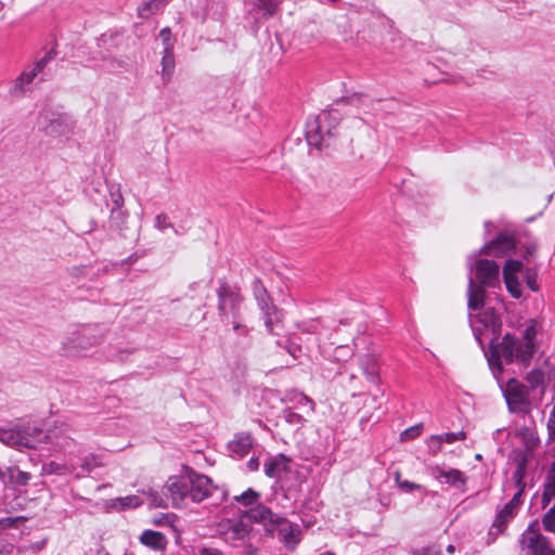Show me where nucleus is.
I'll list each match as a JSON object with an SVG mask.
<instances>
[{
    "instance_id": "1",
    "label": "nucleus",
    "mask_w": 555,
    "mask_h": 555,
    "mask_svg": "<svg viewBox=\"0 0 555 555\" xmlns=\"http://www.w3.org/2000/svg\"><path fill=\"white\" fill-rule=\"evenodd\" d=\"M537 335V322L531 320L520 337L506 333L496 344L492 339L485 353L492 374L499 378L504 371L503 364H517L520 370L527 369L539 348Z\"/></svg>"
},
{
    "instance_id": "2",
    "label": "nucleus",
    "mask_w": 555,
    "mask_h": 555,
    "mask_svg": "<svg viewBox=\"0 0 555 555\" xmlns=\"http://www.w3.org/2000/svg\"><path fill=\"white\" fill-rule=\"evenodd\" d=\"M106 328L101 324H86L72 331L62 341V350L66 356H80L92 347L101 344Z\"/></svg>"
},
{
    "instance_id": "3",
    "label": "nucleus",
    "mask_w": 555,
    "mask_h": 555,
    "mask_svg": "<svg viewBox=\"0 0 555 555\" xmlns=\"http://www.w3.org/2000/svg\"><path fill=\"white\" fill-rule=\"evenodd\" d=\"M340 121V114L336 109L322 112L320 115L307 122L306 139L309 145L323 149L324 134H321V128L326 127L328 137L335 135V130Z\"/></svg>"
},
{
    "instance_id": "4",
    "label": "nucleus",
    "mask_w": 555,
    "mask_h": 555,
    "mask_svg": "<svg viewBox=\"0 0 555 555\" xmlns=\"http://www.w3.org/2000/svg\"><path fill=\"white\" fill-rule=\"evenodd\" d=\"M246 18L255 31L261 24L276 15L282 0H245Z\"/></svg>"
},
{
    "instance_id": "5",
    "label": "nucleus",
    "mask_w": 555,
    "mask_h": 555,
    "mask_svg": "<svg viewBox=\"0 0 555 555\" xmlns=\"http://www.w3.org/2000/svg\"><path fill=\"white\" fill-rule=\"evenodd\" d=\"M37 429L31 426L14 425L0 428V441L10 447L36 448L35 434Z\"/></svg>"
},
{
    "instance_id": "6",
    "label": "nucleus",
    "mask_w": 555,
    "mask_h": 555,
    "mask_svg": "<svg viewBox=\"0 0 555 555\" xmlns=\"http://www.w3.org/2000/svg\"><path fill=\"white\" fill-rule=\"evenodd\" d=\"M503 396L511 412L526 413L529 410V390L516 378L512 377L507 380Z\"/></svg>"
},
{
    "instance_id": "7",
    "label": "nucleus",
    "mask_w": 555,
    "mask_h": 555,
    "mask_svg": "<svg viewBox=\"0 0 555 555\" xmlns=\"http://www.w3.org/2000/svg\"><path fill=\"white\" fill-rule=\"evenodd\" d=\"M254 296L259 309L263 313L264 325L268 332H274V323L280 322L279 311L260 280L256 279L253 286Z\"/></svg>"
},
{
    "instance_id": "8",
    "label": "nucleus",
    "mask_w": 555,
    "mask_h": 555,
    "mask_svg": "<svg viewBox=\"0 0 555 555\" xmlns=\"http://www.w3.org/2000/svg\"><path fill=\"white\" fill-rule=\"evenodd\" d=\"M38 125L41 130L51 137L64 135L72 129V120L67 115L51 111L40 113Z\"/></svg>"
},
{
    "instance_id": "9",
    "label": "nucleus",
    "mask_w": 555,
    "mask_h": 555,
    "mask_svg": "<svg viewBox=\"0 0 555 555\" xmlns=\"http://www.w3.org/2000/svg\"><path fill=\"white\" fill-rule=\"evenodd\" d=\"M220 533L225 543L231 546H240L245 543L250 533V527L244 521L240 520H228L220 525Z\"/></svg>"
},
{
    "instance_id": "10",
    "label": "nucleus",
    "mask_w": 555,
    "mask_h": 555,
    "mask_svg": "<svg viewBox=\"0 0 555 555\" xmlns=\"http://www.w3.org/2000/svg\"><path fill=\"white\" fill-rule=\"evenodd\" d=\"M243 518L249 522H261L264 526L266 531L273 535L275 533L276 524H285V518L274 514L269 507L259 504L254 508L245 512Z\"/></svg>"
},
{
    "instance_id": "11",
    "label": "nucleus",
    "mask_w": 555,
    "mask_h": 555,
    "mask_svg": "<svg viewBox=\"0 0 555 555\" xmlns=\"http://www.w3.org/2000/svg\"><path fill=\"white\" fill-rule=\"evenodd\" d=\"M188 479L190 480L191 485L189 486L190 499L193 502L199 503L211 496L214 491L218 490V488L212 485L210 478L205 475L197 474L193 470L188 474Z\"/></svg>"
},
{
    "instance_id": "12",
    "label": "nucleus",
    "mask_w": 555,
    "mask_h": 555,
    "mask_svg": "<svg viewBox=\"0 0 555 555\" xmlns=\"http://www.w3.org/2000/svg\"><path fill=\"white\" fill-rule=\"evenodd\" d=\"M189 486L191 485L188 479V475L172 476L168 478L165 485V491L167 500H170L173 507H180L184 500L190 498Z\"/></svg>"
},
{
    "instance_id": "13",
    "label": "nucleus",
    "mask_w": 555,
    "mask_h": 555,
    "mask_svg": "<svg viewBox=\"0 0 555 555\" xmlns=\"http://www.w3.org/2000/svg\"><path fill=\"white\" fill-rule=\"evenodd\" d=\"M218 310L221 317L228 318L229 314L235 319L242 297L237 292H234L228 285L223 284L219 287L218 292Z\"/></svg>"
},
{
    "instance_id": "14",
    "label": "nucleus",
    "mask_w": 555,
    "mask_h": 555,
    "mask_svg": "<svg viewBox=\"0 0 555 555\" xmlns=\"http://www.w3.org/2000/svg\"><path fill=\"white\" fill-rule=\"evenodd\" d=\"M477 284L495 287L499 284L500 267L494 260L478 259L475 263Z\"/></svg>"
},
{
    "instance_id": "15",
    "label": "nucleus",
    "mask_w": 555,
    "mask_h": 555,
    "mask_svg": "<svg viewBox=\"0 0 555 555\" xmlns=\"http://www.w3.org/2000/svg\"><path fill=\"white\" fill-rule=\"evenodd\" d=\"M515 246L516 242L514 235L509 232H501L494 240L483 245L480 248L479 254L501 257L513 250Z\"/></svg>"
},
{
    "instance_id": "16",
    "label": "nucleus",
    "mask_w": 555,
    "mask_h": 555,
    "mask_svg": "<svg viewBox=\"0 0 555 555\" xmlns=\"http://www.w3.org/2000/svg\"><path fill=\"white\" fill-rule=\"evenodd\" d=\"M470 326L474 331V335L476 339L479 341L480 345H482L481 340V327L477 325V323H480L486 330L490 328L494 336L498 335V333L501 330V320L498 314L492 309H489L485 311L480 315H475L474 318H470Z\"/></svg>"
},
{
    "instance_id": "17",
    "label": "nucleus",
    "mask_w": 555,
    "mask_h": 555,
    "mask_svg": "<svg viewBox=\"0 0 555 555\" xmlns=\"http://www.w3.org/2000/svg\"><path fill=\"white\" fill-rule=\"evenodd\" d=\"M524 543L532 555H555V550L551 547L547 539L541 533L531 530V526L528 528Z\"/></svg>"
},
{
    "instance_id": "18",
    "label": "nucleus",
    "mask_w": 555,
    "mask_h": 555,
    "mask_svg": "<svg viewBox=\"0 0 555 555\" xmlns=\"http://www.w3.org/2000/svg\"><path fill=\"white\" fill-rule=\"evenodd\" d=\"M359 364L367 382L375 385L379 383V363L375 353L363 354L359 359Z\"/></svg>"
},
{
    "instance_id": "19",
    "label": "nucleus",
    "mask_w": 555,
    "mask_h": 555,
    "mask_svg": "<svg viewBox=\"0 0 555 555\" xmlns=\"http://www.w3.org/2000/svg\"><path fill=\"white\" fill-rule=\"evenodd\" d=\"M253 446V438L249 434L240 433L236 434L228 443V450L232 457L242 459L251 449Z\"/></svg>"
},
{
    "instance_id": "20",
    "label": "nucleus",
    "mask_w": 555,
    "mask_h": 555,
    "mask_svg": "<svg viewBox=\"0 0 555 555\" xmlns=\"http://www.w3.org/2000/svg\"><path fill=\"white\" fill-rule=\"evenodd\" d=\"M431 475L436 479L443 478L447 483L459 489L464 488L466 485V477L460 469L456 468L443 469L439 466H436L433 468Z\"/></svg>"
},
{
    "instance_id": "21",
    "label": "nucleus",
    "mask_w": 555,
    "mask_h": 555,
    "mask_svg": "<svg viewBox=\"0 0 555 555\" xmlns=\"http://www.w3.org/2000/svg\"><path fill=\"white\" fill-rule=\"evenodd\" d=\"M517 513V509H514L512 506L505 504L496 512L495 519L491 526L489 534L499 535L502 533L505 530L507 524L514 519Z\"/></svg>"
},
{
    "instance_id": "22",
    "label": "nucleus",
    "mask_w": 555,
    "mask_h": 555,
    "mask_svg": "<svg viewBox=\"0 0 555 555\" xmlns=\"http://www.w3.org/2000/svg\"><path fill=\"white\" fill-rule=\"evenodd\" d=\"M486 286L475 283L472 275L468 278L467 307L470 310H479L483 306Z\"/></svg>"
},
{
    "instance_id": "23",
    "label": "nucleus",
    "mask_w": 555,
    "mask_h": 555,
    "mask_svg": "<svg viewBox=\"0 0 555 555\" xmlns=\"http://www.w3.org/2000/svg\"><path fill=\"white\" fill-rule=\"evenodd\" d=\"M289 459L284 454L270 457L263 465V470L269 478H280L283 472L288 470Z\"/></svg>"
},
{
    "instance_id": "24",
    "label": "nucleus",
    "mask_w": 555,
    "mask_h": 555,
    "mask_svg": "<svg viewBox=\"0 0 555 555\" xmlns=\"http://www.w3.org/2000/svg\"><path fill=\"white\" fill-rule=\"evenodd\" d=\"M140 542L154 551H165L168 543L164 533L154 530H144Z\"/></svg>"
},
{
    "instance_id": "25",
    "label": "nucleus",
    "mask_w": 555,
    "mask_h": 555,
    "mask_svg": "<svg viewBox=\"0 0 555 555\" xmlns=\"http://www.w3.org/2000/svg\"><path fill=\"white\" fill-rule=\"evenodd\" d=\"M31 478L30 473L22 470L18 466H10L4 473L5 483L8 482L13 487H26Z\"/></svg>"
},
{
    "instance_id": "26",
    "label": "nucleus",
    "mask_w": 555,
    "mask_h": 555,
    "mask_svg": "<svg viewBox=\"0 0 555 555\" xmlns=\"http://www.w3.org/2000/svg\"><path fill=\"white\" fill-rule=\"evenodd\" d=\"M38 75L39 73L35 70L34 67H31L29 70H24L14 80V83L10 89V93L14 96L22 95L26 91L27 86L30 85Z\"/></svg>"
},
{
    "instance_id": "27",
    "label": "nucleus",
    "mask_w": 555,
    "mask_h": 555,
    "mask_svg": "<svg viewBox=\"0 0 555 555\" xmlns=\"http://www.w3.org/2000/svg\"><path fill=\"white\" fill-rule=\"evenodd\" d=\"M275 531L282 537L286 546L295 545L299 541V530L295 528L286 518L285 524H276Z\"/></svg>"
},
{
    "instance_id": "28",
    "label": "nucleus",
    "mask_w": 555,
    "mask_h": 555,
    "mask_svg": "<svg viewBox=\"0 0 555 555\" xmlns=\"http://www.w3.org/2000/svg\"><path fill=\"white\" fill-rule=\"evenodd\" d=\"M162 79L164 83L170 81L176 67L175 54L173 51H163L162 56Z\"/></svg>"
},
{
    "instance_id": "29",
    "label": "nucleus",
    "mask_w": 555,
    "mask_h": 555,
    "mask_svg": "<svg viewBox=\"0 0 555 555\" xmlns=\"http://www.w3.org/2000/svg\"><path fill=\"white\" fill-rule=\"evenodd\" d=\"M542 496L543 505L548 504L551 500L555 498V461L552 463L547 473Z\"/></svg>"
},
{
    "instance_id": "30",
    "label": "nucleus",
    "mask_w": 555,
    "mask_h": 555,
    "mask_svg": "<svg viewBox=\"0 0 555 555\" xmlns=\"http://www.w3.org/2000/svg\"><path fill=\"white\" fill-rule=\"evenodd\" d=\"M545 375L541 369H532L526 375V380L531 389H537L544 385Z\"/></svg>"
},
{
    "instance_id": "31",
    "label": "nucleus",
    "mask_w": 555,
    "mask_h": 555,
    "mask_svg": "<svg viewBox=\"0 0 555 555\" xmlns=\"http://www.w3.org/2000/svg\"><path fill=\"white\" fill-rule=\"evenodd\" d=\"M162 5L160 0H150L144 2L142 5L138 8V14L142 18H147L152 14H154Z\"/></svg>"
},
{
    "instance_id": "32",
    "label": "nucleus",
    "mask_w": 555,
    "mask_h": 555,
    "mask_svg": "<svg viewBox=\"0 0 555 555\" xmlns=\"http://www.w3.org/2000/svg\"><path fill=\"white\" fill-rule=\"evenodd\" d=\"M506 288L512 297L518 299L521 297V286L517 276H503Z\"/></svg>"
},
{
    "instance_id": "33",
    "label": "nucleus",
    "mask_w": 555,
    "mask_h": 555,
    "mask_svg": "<svg viewBox=\"0 0 555 555\" xmlns=\"http://www.w3.org/2000/svg\"><path fill=\"white\" fill-rule=\"evenodd\" d=\"M465 438L466 434L463 430L431 436V439H439L440 441H442V443H454L455 441L464 440Z\"/></svg>"
},
{
    "instance_id": "34",
    "label": "nucleus",
    "mask_w": 555,
    "mask_h": 555,
    "mask_svg": "<svg viewBox=\"0 0 555 555\" xmlns=\"http://www.w3.org/2000/svg\"><path fill=\"white\" fill-rule=\"evenodd\" d=\"M141 504H142V502L140 501L139 496H137V495H128V496H125V498L116 499L115 506L118 505L120 509H125V508L138 507Z\"/></svg>"
},
{
    "instance_id": "35",
    "label": "nucleus",
    "mask_w": 555,
    "mask_h": 555,
    "mask_svg": "<svg viewBox=\"0 0 555 555\" xmlns=\"http://www.w3.org/2000/svg\"><path fill=\"white\" fill-rule=\"evenodd\" d=\"M353 354V349L348 345H339L334 350V360L337 362L347 361Z\"/></svg>"
},
{
    "instance_id": "36",
    "label": "nucleus",
    "mask_w": 555,
    "mask_h": 555,
    "mask_svg": "<svg viewBox=\"0 0 555 555\" xmlns=\"http://www.w3.org/2000/svg\"><path fill=\"white\" fill-rule=\"evenodd\" d=\"M522 262L516 259H509L505 262L503 268V276H516L521 271Z\"/></svg>"
},
{
    "instance_id": "37",
    "label": "nucleus",
    "mask_w": 555,
    "mask_h": 555,
    "mask_svg": "<svg viewBox=\"0 0 555 555\" xmlns=\"http://www.w3.org/2000/svg\"><path fill=\"white\" fill-rule=\"evenodd\" d=\"M259 494L253 489H247L241 495L235 496V500L245 506L253 505L257 502Z\"/></svg>"
},
{
    "instance_id": "38",
    "label": "nucleus",
    "mask_w": 555,
    "mask_h": 555,
    "mask_svg": "<svg viewBox=\"0 0 555 555\" xmlns=\"http://www.w3.org/2000/svg\"><path fill=\"white\" fill-rule=\"evenodd\" d=\"M159 38L164 46L163 51H173L175 39L172 38V33L169 27H165L159 31Z\"/></svg>"
},
{
    "instance_id": "39",
    "label": "nucleus",
    "mask_w": 555,
    "mask_h": 555,
    "mask_svg": "<svg viewBox=\"0 0 555 555\" xmlns=\"http://www.w3.org/2000/svg\"><path fill=\"white\" fill-rule=\"evenodd\" d=\"M43 472L46 474L64 475L68 472V467L64 464L51 461L43 465Z\"/></svg>"
},
{
    "instance_id": "40",
    "label": "nucleus",
    "mask_w": 555,
    "mask_h": 555,
    "mask_svg": "<svg viewBox=\"0 0 555 555\" xmlns=\"http://www.w3.org/2000/svg\"><path fill=\"white\" fill-rule=\"evenodd\" d=\"M112 198H113L114 207L112 208V211H111V219H112V221H114L117 217H120L122 215V211L120 210V208L124 204V198L119 192L112 193Z\"/></svg>"
},
{
    "instance_id": "41",
    "label": "nucleus",
    "mask_w": 555,
    "mask_h": 555,
    "mask_svg": "<svg viewBox=\"0 0 555 555\" xmlns=\"http://www.w3.org/2000/svg\"><path fill=\"white\" fill-rule=\"evenodd\" d=\"M298 328L302 333L320 334L321 324L319 320H310L308 322H302L301 324H299Z\"/></svg>"
},
{
    "instance_id": "42",
    "label": "nucleus",
    "mask_w": 555,
    "mask_h": 555,
    "mask_svg": "<svg viewBox=\"0 0 555 555\" xmlns=\"http://www.w3.org/2000/svg\"><path fill=\"white\" fill-rule=\"evenodd\" d=\"M55 56L56 52L53 49H51L33 67L40 74Z\"/></svg>"
},
{
    "instance_id": "43",
    "label": "nucleus",
    "mask_w": 555,
    "mask_h": 555,
    "mask_svg": "<svg viewBox=\"0 0 555 555\" xmlns=\"http://www.w3.org/2000/svg\"><path fill=\"white\" fill-rule=\"evenodd\" d=\"M542 525L546 531L555 533V513L548 509L542 517Z\"/></svg>"
},
{
    "instance_id": "44",
    "label": "nucleus",
    "mask_w": 555,
    "mask_h": 555,
    "mask_svg": "<svg viewBox=\"0 0 555 555\" xmlns=\"http://www.w3.org/2000/svg\"><path fill=\"white\" fill-rule=\"evenodd\" d=\"M26 517L17 516V517H3L0 518V528L8 529L14 528L18 522L25 521Z\"/></svg>"
},
{
    "instance_id": "45",
    "label": "nucleus",
    "mask_w": 555,
    "mask_h": 555,
    "mask_svg": "<svg viewBox=\"0 0 555 555\" xmlns=\"http://www.w3.org/2000/svg\"><path fill=\"white\" fill-rule=\"evenodd\" d=\"M422 429H423L422 424H418V425H415V426H412V427L405 429L401 434V440H411V439L418 437L422 433Z\"/></svg>"
},
{
    "instance_id": "46",
    "label": "nucleus",
    "mask_w": 555,
    "mask_h": 555,
    "mask_svg": "<svg viewBox=\"0 0 555 555\" xmlns=\"http://www.w3.org/2000/svg\"><path fill=\"white\" fill-rule=\"evenodd\" d=\"M524 478H525V464L520 463L517 465V467L513 474V479L518 488H521V487L525 488Z\"/></svg>"
},
{
    "instance_id": "47",
    "label": "nucleus",
    "mask_w": 555,
    "mask_h": 555,
    "mask_svg": "<svg viewBox=\"0 0 555 555\" xmlns=\"http://www.w3.org/2000/svg\"><path fill=\"white\" fill-rule=\"evenodd\" d=\"M398 487L404 493H412L415 490H424V487L422 485L408 480H402V482H400Z\"/></svg>"
},
{
    "instance_id": "48",
    "label": "nucleus",
    "mask_w": 555,
    "mask_h": 555,
    "mask_svg": "<svg viewBox=\"0 0 555 555\" xmlns=\"http://www.w3.org/2000/svg\"><path fill=\"white\" fill-rule=\"evenodd\" d=\"M155 228L160 230V231H164L168 228H171V223L168 222V217L166 214H158L156 217H155V223H154Z\"/></svg>"
},
{
    "instance_id": "49",
    "label": "nucleus",
    "mask_w": 555,
    "mask_h": 555,
    "mask_svg": "<svg viewBox=\"0 0 555 555\" xmlns=\"http://www.w3.org/2000/svg\"><path fill=\"white\" fill-rule=\"evenodd\" d=\"M412 555H441V552L435 546H427L414 548Z\"/></svg>"
},
{
    "instance_id": "50",
    "label": "nucleus",
    "mask_w": 555,
    "mask_h": 555,
    "mask_svg": "<svg viewBox=\"0 0 555 555\" xmlns=\"http://www.w3.org/2000/svg\"><path fill=\"white\" fill-rule=\"evenodd\" d=\"M522 492H524V488H519L518 491L513 495L512 500L509 502H507L506 504L508 506H512L514 509H519L522 501H521V495H522Z\"/></svg>"
},
{
    "instance_id": "51",
    "label": "nucleus",
    "mask_w": 555,
    "mask_h": 555,
    "mask_svg": "<svg viewBox=\"0 0 555 555\" xmlns=\"http://www.w3.org/2000/svg\"><path fill=\"white\" fill-rule=\"evenodd\" d=\"M285 420L291 424H301L304 421L301 415L291 410L285 411Z\"/></svg>"
},
{
    "instance_id": "52",
    "label": "nucleus",
    "mask_w": 555,
    "mask_h": 555,
    "mask_svg": "<svg viewBox=\"0 0 555 555\" xmlns=\"http://www.w3.org/2000/svg\"><path fill=\"white\" fill-rule=\"evenodd\" d=\"M150 504L155 507H167L168 504L165 503L164 499L159 496L157 493L150 494Z\"/></svg>"
},
{
    "instance_id": "53",
    "label": "nucleus",
    "mask_w": 555,
    "mask_h": 555,
    "mask_svg": "<svg viewBox=\"0 0 555 555\" xmlns=\"http://www.w3.org/2000/svg\"><path fill=\"white\" fill-rule=\"evenodd\" d=\"M547 430L550 437H555V405L553 406L547 420Z\"/></svg>"
},
{
    "instance_id": "54",
    "label": "nucleus",
    "mask_w": 555,
    "mask_h": 555,
    "mask_svg": "<svg viewBox=\"0 0 555 555\" xmlns=\"http://www.w3.org/2000/svg\"><path fill=\"white\" fill-rule=\"evenodd\" d=\"M442 441L439 439H431V437L428 440V448L431 454L436 455L441 450Z\"/></svg>"
},
{
    "instance_id": "55",
    "label": "nucleus",
    "mask_w": 555,
    "mask_h": 555,
    "mask_svg": "<svg viewBox=\"0 0 555 555\" xmlns=\"http://www.w3.org/2000/svg\"><path fill=\"white\" fill-rule=\"evenodd\" d=\"M527 285L531 291H537L538 286L535 284V273L531 272L530 270L527 271L526 275Z\"/></svg>"
},
{
    "instance_id": "56",
    "label": "nucleus",
    "mask_w": 555,
    "mask_h": 555,
    "mask_svg": "<svg viewBox=\"0 0 555 555\" xmlns=\"http://www.w3.org/2000/svg\"><path fill=\"white\" fill-rule=\"evenodd\" d=\"M287 351L294 359L299 358L302 353L301 347L294 344L287 347Z\"/></svg>"
},
{
    "instance_id": "57",
    "label": "nucleus",
    "mask_w": 555,
    "mask_h": 555,
    "mask_svg": "<svg viewBox=\"0 0 555 555\" xmlns=\"http://www.w3.org/2000/svg\"><path fill=\"white\" fill-rule=\"evenodd\" d=\"M13 546L10 543H7L3 540H0V555L9 554L12 551Z\"/></svg>"
},
{
    "instance_id": "58",
    "label": "nucleus",
    "mask_w": 555,
    "mask_h": 555,
    "mask_svg": "<svg viewBox=\"0 0 555 555\" xmlns=\"http://www.w3.org/2000/svg\"><path fill=\"white\" fill-rule=\"evenodd\" d=\"M201 555H222V552L212 547H204L201 551Z\"/></svg>"
},
{
    "instance_id": "59",
    "label": "nucleus",
    "mask_w": 555,
    "mask_h": 555,
    "mask_svg": "<svg viewBox=\"0 0 555 555\" xmlns=\"http://www.w3.org/2000/svg\"><path fill=\"white\" fill-rule=\"evenodd\" d=\"M224 14H225V4L224 3H221L220 10L214 11L211 13V15L215 20L222 18L224 16Z\"/></svg>"
},
{
    "instance_id": "60",
    "label": "nucleus",
    "mask_w": 555,
    "mask_h": 555,
    "mask_svg": "<svg viewBox=\"0 0 555 555\" xmlns=\"http://www.w3.org/2000/svg\"><path fill=\"white\" fill-rule=\"evenodd\" d=\"M535 250H537V245L535 244H530L529 246H527L526 247V253H525V258L527 260H529L530 257L534 256Z\"/></svg>"
},
{
    "instance_id": "61",
    "label": "nucleus",
    "mask_w": 555,
    "mask_h": 555,
    "mask_svg": "<svg viewBox=\"0 0 555 555\" xmlns=\"http://www.w3.org/2000/svg\"><path fill=\"white\" fill-rule=\"evenodd\" d=\"M299 403H301V404L305 403V404L309 405L310 411L314 410V402L305 395L300 396Z\"/></svg>"
},
{
    "instance_id": "62",
    "label": "nucleus",
    "mask_w": 555,
    "mask_h": 555,
    "mask_svg": "<svg viewBox=\"0 0 555 555\" xmlns=\"http://www.w3.org/2000/svg\"><path fill=\"white\" fill-rule=\"evenodd\" d=\"M80 466H81L82 470L87 472V473L91 472L94 467V465L91 463V461L88 457L85 459V461L80 464Z\"/></svg>"
},
{
    "instance_id": "63",
    "label": "nucleus",
    "mask_w": 555,
    "mask_h": 555,
    "mask_svg": "<svg viewBox=\"0 0 555 555\" xmlns=\"http://www.w3.org/2000/svg\"><path fill=\"white\" fill-rule=\"evenodd\" d=\"M247 466L249 468V470L254 472V470H257L259 468V462H258V459L257 457H251L248 462H247Z\"/></svg>"
},
{
    "instance_id": "64",
    "label": "nucleus",
    "mask_w": 555,
    "mask_h": 555,
    "mask_svg": "<svg viewBox=\"0 0 555 555\" xmlns=\"http://www.w3.org/2000/svg\"><path fill=\"white\" fill-rule=\"evenodd\" d=\"M44 545H46V541H40V542H37L36 544H33L31 548L34 551H40L44 547Z\"/></svg>"
}]
</instances>
